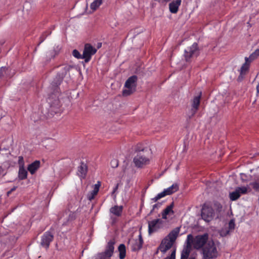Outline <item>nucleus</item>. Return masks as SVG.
<instances>
[{"instance_id":"29","label":"nucleus","mask_w":259,"mask_h":259,"mask_svg":"<svg viewBox=\"0 0 259 259\" xmlns=\"http://www.w3.org/2000/svg\"><path fill=\"white\" fill-rule=\"evenodd\" d=\"M72 55L76 58L79 59H83L82 57V55H81L80 53L76 49L72 51Z\"/></svg>"},{"instance_id":"43","label":"nucleus","mask_w":259,"mask_h":259,"mask_svg":"<svg viewBox=\"0 0 259 259\" xmlns=\"http://www.w3.org/2000/svg\"><path fill=\"white\" fill-rule=\"evenodd\" d=\"M47 36H45V34H43L40 37V41L38 44V45H39L41 43H42L44 40L45 39Z\"/></svg>"},{"instance_id":"24","label":"nucleus","mask_w":259,"mask_h":259,"mask_svg":"<svg viewBox=\"0 0 259 259\" xmlns=\"http://www.w3.org/2000/svg\"><path fill=\"white\" fill-rule=\"evenodd\" d=\"M118 249L119 252V258L124 259L126 255V248L125 245L123 244H120Z\"/></svg>"},{"instance_id":"10","label":"nucleus","mask_w":259,"mask_h":259,"mask_svg":"<svg viewBox=\"0 0 259 259\" xmlns=\"http://www.w3.org/2000/svg\"><path fill=\"white\" fill-rule=\"evenodd\" d=\"M199 54V50L197 43L194 42L191 47L185 50L184 56L187 62H189L191 58L196 57Z\"/></svg>"},{"instance_id":"17","label":"nucleus","mask_w":259,"mask_h":259,"mask_svg":"<svg viewBox=\"0 0 259 259\" xmlns=\"http://www.w3.org/2000/svg\"><path fill=\"white\" fill-rule=\"evenodd\" d=\"M179 190V186L177 184H174L169 187L165 189L161 193L163 196L165 197L166 195H169L177 192Z\"/></svg>"},{"instance_id":"19","label":"nucleus","mask_w":259,"mask_h":259,"mask_svg":"<svg viewBox=\"0 0 259 259\" xmlns=\"http://www.w3.org/2000/svg\"><path fill=\"white\" fill-rule=\"evenodd\" d=\"M123 208V207L122 205H114L110 208V212L116 217H119L122 215Z\"/></svg>"},{"instance_id":"30","label":"nucleus","mask_w":259,"mask_h":259,"mask_svg":"<svg viewBox=\"0 0 259 259\" xmlns=\"http://www.w3.org/2000/svg\"><path fill=\"white\" fill-rule=\"evenodd\" d=\"M9 69L6 68H1L0 69V78L7 75V73L9 72Z\"/></svg>"},{"instance_id":"45","label":"nucleus","mask_w":259,"mask_h":259,"mask_svg":"<svg viewBox=\"0 0 259 259\" xmlns=\"http://www.w3.org/2000/svg\"><path fill=\"white\" fill-rule=\"evenodd\" d=\"M118 187V184H117L116 186L113 189V190L112 192L113 193H115L117 191Z\"/></svg>"},{"instance_id":"27","label":"nucleus","mask_w":259,"mask_h":259,"mask_svg":"<svg viewBox=\"0 0 259 259\" xmlns=\"http://www.w3.org/2000/svg\"><path fill=\"white\" fill-rule=\"evenodd\" d=\"M191 250L183 248L181 253L180 259H188L191 253Z\"/></svg>"},{"instance_id":"46","label":"nucleus","mask_w":259,"mask_h":259,"mask_svg":"<svg viewBox=\"0 0 259 259\" xmlns=\"http://www.w3.org/2000/svg\"><path fill=\"white\" fill-rule=\"evenodd\" d=\"M3 172H4V169L3 168V167L1 166H0V175L2 174Z\"/></svg>"},{"instance_id":"23","label":"nucleus","mask_w":259,"mask_h":259,"mask_svg":"<svg viewBox=\"0 0 259 259\" xmlns=\"http://www.w3.org/2000/svg\"><path fill=\"white\" fill-rule=\"evenodd\" d=\"M259 56V49H256L254 52L250 55L249 57H245V60L249 63L256 59Z\"/></svg>"},{"instance_id":"48","label":"nucleus","mask_w":259,"mask_h":259,"mask_svg":"<svg viewBox=\"0 0 259 259\" xmlns=\"http://www.w3.org/2000/svg\"><path fill=\"white\" fill-rule=\"evenodd\" d=\"M189 259H196L195 257H191Z\"/></svg>"},{"instance_id":"40","label":"nucleus","mask_w":259,"mask_h":259,"mask_svg":"<svg viewBox=\"0 0 259 259\" xmlns=\"http://www.w3.org/2000/svg\"><path fill=\"white\" fill-rule=\"evenodd\" d=\"M192 244H193V242H187L186 241V245L185 246H184V248L191 250H192Z\"/></svg>"},{"instance_id":"11","label":"nucleus","mask_w":259,"mask_h":259,"mask_svg":"<svg viewBox=\"0 0 259 259\" xmlns=\"http://www.w3.org/2000/svg\"><path fill=\"white\" fill-rule=\"evenodd\" d=\"M208 240V234L204 233L202 235H198L194 238V242L193 245L194 248L199 250L206 245Z\"/></svg>"},{"instance_id":"21","label":"nucleus","mask_w":259,"mask_h":259,"mask_svg":"<svg viewBox=\"0 0 259 259\" xmlns=\"http://www.w3.org/2000/svg\"><path fill=\"white\" fill-rule=\"evenodd\" d=\"M40 162L39 160H35L30 164L27 167L28 170L31 174H34L40 167Z\"/></svg>"},{"instance_id":"28","label":"nucleus","mask_w":259,"mask_h":259,"mask_svg":"<svg viewBox=\"0 0 259 259\" xmlns=\"http://www.w3.org/2000/svg\"><path fill=\"white\" fill-rule=\"evenodd\" d=\"M230 230L227 228H225L222 229L220 231L219 234L221 236L225 237L227 235H229L230 234Z\"/></svg>"},{"instance_id":"36","label":"nucleus","mask_w":259,"mask_h":259,"mask_svg":"<svg viewBox=\"0 0 259 259\" xmlns=\"http://www.w3.org/2000/svg\"><path fill=\"white\" fill-rule=\"evenodd\" d=\"M176 249H174L172 251L170 255L169 256H167L166 257H165L164 259H176Z\"/></svg>"},{"instance_id":"38","label":"nucleus","mask_w":259,"mask_h":259,"mask_svg":"<svg viewBox=\"0 0 259 259\" xmlns=\"http://www.w3.org/2000/svg\"><path fill=\"white\" fill-rule=\"evenodd\" d=\"M161 206V203H158L153 205L152 210H151L150 214H152L155 209H158Z\"/></svg>"},{"instance_id":"6","label":"nucleus","mask_w":259,"mask_h":259,"mask_svg":"<svg viewBox=\"0 0 259 259\" xmlns=\"http://www.w3.org/2000/svg\"><path fill=\"white\" fill-rule=\"evenodd\" d=\"M201 96L202 93L200 92L199 95L194 96L190 100L191 109L188 114L189 119H191L197 112L200 106Z\"/></svg>"},{"instance_id":"44","label":"nucleus","mask_w":259,"mask_h":259,"mask_svg":"<svg viewBox=\"0 0 259 259\" xmlns=\"http://www.w3.org/2000/svg\"><path fill=\"white\" fill-rule=\"evenodd\" d=\"M99 186H100V185L96 184L95 185V187L94 188V190H96L97 192L98 193V191H99Z\"/></svg>"},{"instance_id":"25","label":"nucleus","mask_w":259,"mask_h":259,"mask_svg":"<svg viewBox=\"0 0 259 259\" xmlns=\"http://www.w3.org/2000/svg\"><path fill=\"white\" fill-rule=\"evenodd\" d=\"M27 171L24 167L19 168L18 177L21 180H23L27 178Z\"/></svg>"},{"instance_id":"35","label":"nucleus","mask_w":259,"mask_h":259,"mask_svg":"<svg viewBox=\"0 0 259 259\" xmlns=\"http://www.w3.org/2000/svg\"><path fill=\"white\" fill-rule=\"evenodd\" d=\"M235 228V223L233 220H231L230 221L229 223L228 229L230 231H231L234 229Z\"/></svg>"},{"instance_id":"41","label":"nucleus","mask_w":259,"mask_h":259,"mask_svg":"<svg viewBox=\"0 0 259 259\" xmlns=\"http://www.w3.org/2000/svg\"><path fill=\"white\" fill-rule=\"evenodd\" d=\"M17 188V186H14L10 190L8 191L7 193L8 196H9L12 192L15 191Z\"/></svg>"},{"instance_id":"1","label":"nucleus","mask_w":259,"mask_h":259,"mask_svg":"<svg viewBox=\"0 0 259 259\" xmlns=\"http://www.w3.org/2000/svg\"><path fill=\"white\" fill-rule=\"evenodd\" d=\"M70 68L71 66L68 65L63 67L62 70L57 73L52 81L51 84L53 92L48 99V102L50 104V111L51 112V114L53 113H58L60 110L61 104L59 99L60 90L59 85L61 83L64 77L69 71Z\"/></svg>"},{"instance_id":"31","label":"nucleus","mask_w":259,"mask_h":259,"mask_svg":"<svg viewBox=\"0 0 259 259\" xmlns=\"http://www.w3.org/2000/svg\"><path fill=\"white\" fill-rule=\"evenodd\" d=\"M96 190H92L88 195V198L90 200L93 199L95 196L97 194Z\"/></svg>"},{"instance_id":"20","label":"nucleus","mask_w":259,"mask_h":259,"mask_svg":"<svg viewBox=\"0 0 259 259\" xmlns=\"http://www.w3.org/2000/svg\"><path fill=\"white\" fill-rule=\"evenodd\" d=\"M88 171V166L86 164L81 162V164L78 167L77 175L79 177L84 178Z\"/></svg>"},{"instance_id":"47","label":"nucleus","mask_w":259,"mask_h":259,"mask_svg":"<svg viewBox=\"0 0 259 259\" xmlns=\"http://www.w3.org/2000/svg\"><path fill=\"white\" fill-rule=\"evenodd\" d=\"M256 89H257V92H259V85H257Z\"/></svg>"},{"instance_id":"37","label":"nucleus","mask_w":259,"mask_h":259,"mask_svg":"<svg viewBox=\"0 0 259 259\" xmlns=\"http://www.w3.org/2000/svg\"><path fill=\"white\" fill-rule=\"evenodd\" d=\"M110 164L112 167H117L118 165V160L117 159H113L111 161Z\"/></svg>"},{"instance_id":"14","label":"nucleus","mask_w":259,"mask_h":259,"mask_svg":"<svg viewBox=\"0 0 259 259\" xmlns=\"http://www.w3.org/2000/svg\"><path fill=\"white\" fill-rule=\"evenodd\" d=\"M248 192L246 187H238L235 190L229 193V198L231 201H236L240 197L241 194H246Z\"/></svg>"},{"instance_id":"7","label":"nucleus","mask_w":259,"mask_h":259,"mask_svg":"<svg viewBox=\"0 0 259 259\" xmlns=\"http://www.w3.org/2000/svg\"><path fill=\"white\" fill-rule=\"evenodd\" d=\"M54 229L51 227L49 231H46L41 237L40 245L48 249L49 248L50 243L54 240Z\"/></svg>"},{"instance_id":"22","label":"nucleus","mask_w":259,"mask_h":259,"mask_svg":"<svg viewBox=\"0 0 259 259\" xmlns=\"http://www.w3.org/2000/svg\"><path fill=\"white\" fill-rule=\"evenodd\" d=\"M250 64V63L248 61L246 62V61L243 64L239 71L240 75L239 78L240 77H243L247 73L249 68Z\"/></svg>"},{"instance_id":"3","label":"nucleus","mask_w":259,"mask_h":259,"mask_svg":"<svg viewBox=\"0 0 259 259\" xmlns=\"http://www.w3.org/2000/svg\"><path fill=\"white\" fill-rule=\"evenodd\" d=\"M137 153L134 158L133 161L138 167H142L150 162L149 150L147 148H141L138 145L136 148Z\"/></svg>"},{"instance_id":"5","label":"nucleus","mask_w":259,"mask_h":259,"mask_svg":"<svg viewBox=\"0 0 259 259\" xmlns=\"http://www.w3.org/2000/svg\"><path fill=\"white\" fill-rule=\"evenodd\" d=\"M137 80L138 77L135 75L130 77L126 80L124 84V87L126 89L122 91L123 96H129L136 91Z\"/></svg>"},{"instance_id":"2","label":"nucleus","mask_w":259,"mask_h":259,"mask_svg":"<svg viewBox=\"0 0 259 259\" xmlns=\"http://www.w3.org/2000/svg\"><path fill=\"white\" fill-rule=\"evenodd\" d=\"M180 232V227H176L172 230L169 234L165 236L161 241L158 249L163 253H165L168 250L170 249Z\"/></svg>"},{"instance_id":"26","label":"nucleus","mask_w":259,"mask_h":259,"mask_svg":"<svg viewBox=\"0 0 259 259\" xmlns=\"http://www.w3.org/2000/svg\"><path fill=\"white\" fill-rule=\"evenodd\" d=\"M102 3L103 0H94L91 4V9L93 11H95L102 5Z\"/></svg>"},{"instance_id":"9","label":"nucleus","mask_w":259,"mask_h":259,"mask_svg":"<svg viewBox=\"0 0 259 259\" xmlns=\"http://www.w3.org/2000/svg\"><path fill=\"white\" fill-rule=\"evenodd\" d=\"M165 222L161 219H157L148 222V233L151 234L164 227Z\"/></svg>"},{"instance_id":"42","label":"nucleus","mask_w":259,"mask_h":259,"mask_svg":"<svg viewBox=\"0 0 259 259\" xmlns=\"http://www.w3.org/2000/svg\"><path fill=\"white\" fill-rule=\"evenodd\" d=\"M17 188V186H14L10 190L8 191L7 193L8 196H9L12 192L15 191Z\"/></svg>"},{"instance_id":"15","label":"nucleus","mask_w":259,"mask_h":259,"mask_svg":"<svg viewBox=\"0 0 259 259\" xmlns=\"http://www.w3.org/2000/svg\"><path fill=\"white\" fill-rule=\"evenodd\" d=\"M143 240L141 234L138 236V239L131 240L130 244L132 251H136L140 250L143 246Z\"/></svg>"},{"instance_id":"39","label":"nucleus","mask_w":259,"mask_h":259,"mask_svg":"<svg viewBox=\"0 0 259 259\" xmlns=\"http://www.w3.org/2000/svg\"><path fill=\"white\" fill-rule=\"evenodd\" d=\"M187 242H193V245H194V238L192 234H189L187 236Z\"/></svg>"},{"instance_id":"12","label":"nucleus","mask_w":259,"mask_h":259,"mask_svg":"<svg viewBox=\"0 0 259 259\" xmlns=\"http://www.w3.org/2000/svg\"><path fill=\"white\" fill-rule=\"evenodd\" d=\"M114 240L113 239L110 240L108 242L105 251L99 255V259H111L110 257L113 255L114 252Z\"/></svg>"},{"instance_id":"8","label":"nucleus","mask_w":259,"mask_h":259,"mask_svg":"<svg viewBox=\"0 0 259 259\" xmlns=\"http://www.w3.org/2000/svg\"><path fill=\"white\" fill-rule=\"evenodd\" d=\"M201 215L203 220L206 222H209L214 217V210L211 206L204 204L201 209Z\"/></svg>"},{"instance_id":"13","label":"nucleus","mask_w":259,"mask_h":259,"mask_svg":"<svg viewBox=\"0 0 259 259\" xmlns=\"http://www.w3.org/2000/svg\"><path fill=\"white\" fill-rule=\"evenodd\" d=\"M97 52V49L90 44H87L84 46L82 57L86 63L89 62L91 57Z\"/></svg>"},{"instance_id":"32","label":"nucleus","mask_w":259,"mask_h":259,"mask_svg":"<svg viewBox=\"0 0 259 259\" xmlns=\"http://www.w3.org/2000/svg\"><path fill=\"white\" fill-rule=\"evenodd\" d=\"M18 164L19 168L24 167V159L21 156L18 157Z\"/></svg>"},{"instance_id":"49","label":"nucleus","mask_w":259,"mask_h":259,"mask_svg":"<svg viewBox=\"0 0 259 259\" xmlns=\"http://www.w3.org/2000/svg\"><path fill=\"white\" fill-rule=\"evenodd\" d=\"M12 76H13V75H12L11 76H9V77H11Z\"/></svg>"},{"instance_id":"34","label":"nucleus","mask_w":259,"mask_h":259,"mask_svg":"<svg viewBox=\"0 0 259 259\" xmlns=\"http://www.w3.org/2000/svg\"><path fill=\"white\" fill-rule=\"evenodd\" d=\"M163 197H164V196H163V194L161 192V193L158 194L155 197L152 198L151 200L153 201V202H155L157 201H158L159 199H160Z\"/></svg>"},{"instance_id":"4","label":"nucleus","mask_w":259,"mask_h":259,"mask_svg":"<svg viewBox=\"0 0 259 259\" xmlns=\"http://www.w3.org/2000/svg\"><path fill=\"white\" fill-rule=\"evenodd\" d=\"M203 259H215L218 251L213 241H208L202 248Z\"/></svg>"},{"instance_id":"33","label":"nucleus","mask_w":259,"mask_h":259,"mask_svg":"<svg viewBox=\"0 0 259 259\" xmlns=\"http://www.w3.org/2000/svg\"><path fill=\"white\" fill-rule=\"evenodd\" d=\"M250 185L252 186L253 189L256 191H259V183L257 182H252L250 183Z\"/></svg>"},{"instance_id":"18","label":"nucleus","mask_w":259,"mask_h":259,"mask_svg":"<svg viewBox=\"0 0 259 259\" xmlns=\"http://www.w3.org/2000/svg\"><path fill=\"white\" fill-rule=\"evenodd\" d=\"M174 206V202H172L170 205L167 206L161 212L162 219L166 220L167 219V215L170 214H173L174 212L172 210Z\"/></svg>"},{"instance_id":"16","label":"nucleus","mask_w":259,"mask_h":259,"mask_svg":"<svg viewBox=\"0 0 259 259\" xmlns=\"http://www.w3.org/2000/svg\"><path fill=\"white\" fill-rule=\"evenodd\" d=\"M181 0H174L169 4V11L172 14L178 12L179 8L181 4Z\"/></svg>"}]
</instances>
